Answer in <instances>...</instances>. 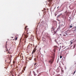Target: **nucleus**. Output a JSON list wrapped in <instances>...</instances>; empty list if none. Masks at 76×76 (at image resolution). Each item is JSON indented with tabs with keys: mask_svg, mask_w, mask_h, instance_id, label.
Returning a JSON list of instances; mask_svg holds the SVG:
<instances>
[{
	"mask_svg": "<svg viewBox=\"0 0 76 76\" xmlns=\"http://www.w3.org/2000/svg\"><path fill=\"white\" fill-rule=\"evenodd\" d=\"M5 61L6 62V60H5Z\"/></svg>",
	"mask_w": 76,
	"mask_h": 76,
	"instance_id": "f704fd0d",
	"label": "nucleus"
},
{
	"mask_svg": "<svg viewBox=\"0 0 76 76\" xmlns=\"http://www.w3.org/2000/svg\"><path fill=\"white\" fill-rule=\"evenodd\" d=\"M60 35L61 36V34H60Z\"/></svg>",
	"mask_w": 76,
	"mask_h": 76,
	"instance_id": "7c9ffc66",
	"label": "nucleus"
},
{
	"mask_svg": "<svg viewBox=\"0 0 76 76\" xmlns=\"http://www.w3.org/2000/svg\"><path fill=\"white\" fill-rule=\"evenodd\" d=\"M75 72H76V71H75L74 73V74H75Z\"/></svg>",
	"mask_w": 76,
	"mask_h": 76,
	"instance_id": "a878e982",
	"label": "nucleus"
},
{
	"mask_svg": "<svg viewBox=\"0 0 76 76\" xmlns=\"http://www.w3.org/2000/svg\"><path fill=\"white\" fill-rule=\"evenodd\" d=\"M73 43L72 42L71 43V44H72Z\"/></svg>",
	"mask_w": 76,
	"mask_h": 76,
	"instance_id": "cd10ccee",
	"label": "nucleus"
},
{
	"mask_svg": "<svg viewBox=\"0 0 76 76\" xmlns=\"http://www.w3.org/2000/svg\"><path fill=\"white\" fill-rule=\"evenodd\" d=\"M6 51H8L9 52V49H8V48H6Z\"/></svg>",
	"mask_w": 76,
	"mask_h": 76,
	"instance_id": "9b49d317",
	"label": "nucleus"
},
{
	"mask_svg": "<svg viewBox=\"0 0 76 76\" xmlns=\"http://www.w3.org/2000/svg\"><path fill=\"white\" fill-rule=\"evenodd\" d=\"M49 63H53V60H50L49 61Z\"/></svg>",
	"mask_w": 76,
	"mask_h": 76,
	"instance_id": "f8f14e48",
	"label": "nucleus"
},
{
	"mask_svg": "<svg viewBox=\"0 0 76 76\" xmlns=\"http://www.w3.org/2000/svg\"><path fill=\"white\" fill-rule=\"evenodd\" d=\"M71 30L73 31H76V26L73 27L71 29Z\"/></svg>",
	"mask_w": 76,
	"mask_h": 76,
	"instance_id": "39448f33",
	"label": "nucleus"
},
{
	"mask_svg": "<svg viewBox=\"0 0 76 76\" xmlns=\"http://www.w3.org/2000/svg\"><path fill=\"white\" fill-rule=\"evenodd\" d=\"M67 11L66 10V11H65V13H67Z\"/></svg>",
	"mask_w": 76,
	"mask_h": 76,
	"instance_id": "4be33fe9",
	"label": "nucleus"
},
{
	"mask_svg": "<svg viewBox=\"0 0 76 76\" xmlns=\"http://www.w3.org/2000/svg\"><path fill=\"white\" fill-rule=\"evenodd\" d=\"M28 26H26L25 27V31H26V32L27 33H28V30H29V28H28Z\"/></svg>",
	"mask_w": 76,
	"mask_h": 76,
	"instance_id": "7ed1b4c3",
	"label": "nucleus"
},
{
	"mask_svg": "<svg viewBox=\"0 0 76 76\" xmlns=\"http://www.w3.org/2000/svg\"><path fill=\"white\" fill-rule=\"evenodd\" d=\"M7 42L5 45L6 48H7Z\"/></svg>",
	"mask_w": 76,
	"mask_h": 76,
	"instance_id": "9d476101",
	"label": "nucleus"
},
{
	"mask_svg": "<svg viewBox=\"0 0 76 76\" xmlns=\"http://www.w3.org/2000/svg\"><path fill=\"white\" fill-rule=\"evenodd\" d=\"M32 47L31 45H28V46L27 48H30Z\"/></svg>",
	"mask_w": 76,
	"mask_h": 76,
	"instance_id": "6e6552de",
	"label": "nucleus"
},
{
	"mask_svg": "<svg viewBox=\"0 0 76 76\" xmlns=\"http://www.w3.org/2000/svg\"><path fill=\"white\" fill-rule=\"evenodd\" d=\"M33 74H34V75H37V74H35V72L34 71H33Z\"/></svg>",
	"mask_w": 76,
	"mask_h": 76,
	"instance_id": "ddd939ff",
	"label": "nucleus"
},
{
	"mask_svg": "<svg viewBox=\"0 0 76 76\" xmlns=\"http://www.w3.org/2000/svg\"><path fill=\"white\" fill-rule=\"evenodd\" d=\"M48 2L49 1L50 4H48L49 6H50V5H51V4L52 1H53V0H48Z\"/></svg>",
	"mask_w": 76,
	"mask_h": 76,
	"instance_id": "423d86ee",
	"label": "nucleus"
},
{
	"mask_svg": "<svg viewBox=\"0 0 76 76\" xmlns=\"http://www.w3.org/2000/svg\"><path fill=\"white\" fill-rule=\"evenodd\" d=\"M62 58V56H60V58Z\"/></svg>",
	"mask_w": 76,
	"mask_h": 76,
	"instance_id": "6ab92c4d",
	"label": "nucleus"
},
{
	"mask_svg": "<svg viewBox=\"0 0 76 76\" xmlns=\"http://www.w3.org/2000/svg\"><path fill=\"white\" fill-rule=\"evenodd\" d=\"M67 33L68 35H69L70 34V30H67V31H65Z\"/></svg>",
	"mask_w": 76,
	"mask_h": 76,
	"instance_id": "20e7f679",
	"label": "nucleus"
},
{
	"mask_svg": "<svg viewBox=\"0 0 76 76\" xmlns=\"http://www.w3.org/2000/svg\"><path fill=\"white\" fill-rule=\"evenodd\" d=\"M63 36L64 37H68V34L66 33V32H65L64 33Z\"/></svg>",
	"mask_w": 76,
	"mask_h": 76,
	"instance_id": "f03ea898",
	"label": "nucleus"
},
{
	"mask_svg": "<svg viewBox=\"0 0 76 76\" xmlns=\"http://www.w3.org/2000/svg\"><path fill=\"white\" fill-rule=\"evenodd\" d=\"M15 40H16L17 39H18V38L17 37H15Z\"/></svg>",
	"mask_w": 76,
	"mask_h": 76,
	"instance_id": "dca6fc26",
	"label": "nucleus"
},
{
	"mask_svg": "<svg viewBox=\"0 0 76 76\" xmlns=\"http://www.w3.org/2000/svg\"><path fill=\"white\" fill-rule=\"evenodd\" d=\"M13 38V37H12V38Z\"/></svg>",
	"mask_w": 76,
	"mask_h": 76,
	"instance_id": "e433bc0d",
	"label": "nucleus"
},
{
	"mask_svg": "<svg viewBox=\"0 0 76 76\" xmlns=\"http://www.w3.org/2000/svg\"><path fill=\"white\" fill-rule=\"evenodd\" d=\"M36 75H37V74L36 75H34V76H37Z\"/></svg>",
	"mask_w": 76,
	"mask_h": 76,
	"instance_id": "c85d7f7f",
	"label": "nucleus"
},
{
	"mask_svg": "<svg viewBox=\"0 0 76 76\" xmlns=\"http://www.w3.org/2000/svg\"><path fill=\"white\" fill-rule=\"evenodd\" d=\"M37 31H36V33H37Z\"/></svg>",
	"mask_w": 76,
	"mask_h": 76,
	"instance_id": "58836bf2",
	"label": "nucleus"
},
{
	"mask_svg": "<svg viewBox=\"0 0 76 76\" xmlns=\"http://www.w3.org/2000/svg\"><path fill=\"white\" fill-rule=\"evenodd\" d=\"M28 75H29V76H30L29 75V74Z\"/></svg>",
	"mask_w": 76,
	"mask_h": 76,
	"instance_id": "72a5a7b5",
	"label": "nucleus"
},
{
	"mask_svg": "<svg viewBox=\"0 0 76 76\" xmlns=\"http://www.w3.org/2000/svg\"><path fill=\"white\" fill-rule=\"evenodd\" d=\"M56 29V28H52L51 29V31L52 32V33H54V34H56V32H57V30H56L55 31V30Z\"/></svg>",
	"mask_w": 76,
	"mask_h": 76,
	"instance_id": "f257e3e1",
	"label": "nucleus"
},
{
	"mask_svg": "<svg viewBox=\"0 0 76 76\" xmlns=\"http://www.w3.org/2000/svg\"><path fill=\"white\" fill-rule=\"evenodd\" d=\"M36 48H37V46H36Z\"/></svg>",
	"mask_w": 76,
	"mask_h": 76,
	"instance_id": "c9c22d12",
	"label": "nucleus"
},
{
	"mask_svg": "<svg viewBox=\"0 0 76 76\" xmlns=\"http://www.w3.org/2000/svg\"><path fill=\"white\" fill-rule=\"evenodd\" d=\"M37 76H39V75H38Z\"/></svg>",
	"mask_w": 76,
	"mask_h": 76,
	"instance_id": "2f4dec72",
	"label": "nucleus"
},
{
	"mask_svg": "<svg viewBox=\"0 0 76 76\" xmlns=\"http://www.w3.org/2000/svg\"><path fill=\"white\" fill-rule=\"evenodd\" d=\"M9 60H10V61H11V60H10V59H9Z\"/></svg>",
	"mask_w": 76,
	"mask_h": 76,
	"instance_id": "393cba45",
	"label": "nucleus"
},
{
	"mask_svg": "<svg viewBox=\"0 0 76 76\" xmlns=\"http://www.w3.org/2000/svg\"><path fill=\"white\" fill-rule=\"evenodd\" d=\"M63 47H64V46H62V48H63Z\"/></svg>",
	"mask_w": 76,
	"mask_h": 76,
	"instance_id": "5701e85b",
	"label": "nucleus"
},
{
	"mask_svg": "<svg viewBox=\"0 0 76 76\" xmlns=\"http://www.w3.org/2000/svg\"><path fill=\"white\" fill-rule=\"evenodd\" d=\"M36 64H37V63H35L34 64V66H36Z\"/></svg>",
	"mask_w": 76,
	"mask_h": 76,
	"instance_id": "aec40b11",
	"label": "nucleus"
},
{
	"mask_svg": "<svg viewBox=\"0 0 76 76\" xmlns=\"http://www.w3.org/2000/svg\"><path fill=\"white\" fill-rule=\"evenodd\" d=\"M36 50H37V49H36V48H34L32 52V54H33L34 53H35V52L36 51Z\"/></svg>",
	"mask_w": 76,
	"mask_h": 76,
	"instance_id": "0eeeda50",
	"label": "nucleus"
},
{
	"mask_svg": "<svg viewBox=\"0 0 76 76\" xmlns=\"http://www.w3.org/2000/svg\"><path fill=\"white\" fill-rule=\"evenodd\" d=\"M37 72L38 73V69H37Z\"/></svg>",
	"mask_w": 76,
	"mask_h": 76,
	"instance_id": "b1692460",
	"label": "nucleus"
},
{
	"mask_svg": "<svg viewBox=\"0 0 76 76\" xmlns=\"http://www.w3.org/2000/svg\"><path fill=\"white\" fill-rule=\"evenodd\" d=\"M55 16H56V15H55Z\"/></svg>",
	"mask_w": 76,
	"mask_h": 76,
	"instance_id": "473e14b6",
	"label": "nucleus"
},
{
	"mask_svg": "<svg viewBox=\"0 0 76 76\" xmlns=\"http://www.w3.org/2000/svg\"><path fill=\"white\" fill-rule=\"evenodd\" d=\"M58 7H57L58 9Z\"/></svg>",
	"mask_w": 76,
	"mask_h": 76,
	"instance_id": "c756f323",
	"label": "nucleus"
},
{
	"mask_svg": "<svg viewBox=\"0 0 76 76\" xmlns=\"http://www.w3.org/2000/svg\"><path fill=\"white\" fill-rule=\"evenodd\" d=\"M40 50H41V48H40Z\"/></svg>",
	"mask_w": 76,
	"mask_h": 76,
	"instance_id": "ea45409f",
	"label": "nucleus"
},
{
	"mask_svg": "<svg viewBox=\"0 0 76 76\" xmlns=\"http://www.w3.org/2000/svg\"><path fill=\"white\" fill-rule=\"evenodd\" d=\"M76 44L74 46V48H75V46H76Z\"/></svg>",
	"mask_w": 76,
	"mask_h": 76,
	"instance_id": "a211bd4d",
	"label": "nucleus"
},
{
	"mask_svg": "<svg viewBox=\"0 0 76 76\" xmlns=\"http://www.w3.org/2000/svg\"><path fill=\"white\" fill-rule=\"evenodd\" d=\"M10 50V49H9V50Z\"/></svg>",
	"mask_w": 76,
	"mask_h": 76,
	"instance_id": "a19ab883",
	"label": "nucleus"
},
{
	"mask_svg": "<svg viewBox=\"0 0 76 76\" xmlns=\"http://www.w3.org/2000/svg\"><path fill=\"white\" fill-rule=\"evenodd\" d=\"M61 71H62V72H64V71H63V70L61 69Z\"/></svg>",
	"mask_w": 76,
	"mask_h": 76,
	"instance_id": "412c9836",
	"label": "nucleus"
},
{
	"mask_svg": "<svg viewBox=\"0 0 76 76\" xmlns=\"http://www.w3.org/2000/svg\"><path fill=\"white\" fill-rule=\"evenodd\" d=\"M34 60L35 61H36V60H37V58H35L34 59Z\"/></svg>",
	"mask_w": 76,
	"mask_h": 76,
	"instance_id": "f3484780",
	"label": "nucleus"
},
{
	"mask_svg": "<svg viewBox=\"0 0 76 76\" xmlns=\"http://www.w3.org/2000/svg\"><path fill=\"white\" fill-rule=\"evenodd\" d=\"M55 48H57V47L56 46H55Z\"/></svg>",
	"mask_w": 76,
	"mask_h": 76,
	"instance_id": "bb28decb",
	"label": "nucleus"
},
{
	"mask_svg": "<svg viewBox=\"0 0 76 76\" xmlns=\"http://www.w3.org/2000/svg\"><path fill=\"white\" fill-rule=\"evenodd\" d=\"M28 35H26V38H27V37H28Z\"/></svg>",
	"mask_w": 76,
	"mask_h": 76,
	"instance_id": "2eb2a0df",
	"label": "nucleus"
},
{
	"mask_svg": "<svg viewBox=\"0 0 76 76\" xmlns=\"http://www.w3.org/2000/svg\"><path fill=\"white\" fill-rule=\"evenodd\" d=\"M73 27V26H72V24H71L70 26H69V28H72Z\"/></svg>",
	"mask_w": 76,
	"mask_h": 76,
	"instance_id": "1a4fd4ad",
	"label": "nucleus"
},
{
	"mask_svg": "<svg viewBox=\"0 0 76 76\" xmlns=\"http://www.w3.org/2000/svg\"><path fill=\"white\" fill-rule=\"evenodd\" d=\"M55 25H57V22H55Z\"/></svg>",
	"mask_w": 76,
	"mask_h": 76,
	"instance_id": "4468645a",
	"label": "nucleus"
},
{
	"mask_svg": "<svg viewBox=\"0 0 76 76\" xmlns=\"http://www.w3.org/2000/svg\"><path fill=\"white\" fill-rule=\"evenodd\" d=\"M60 7H59V9H60Z\"/></svg>",
	"mask_w": 76,
	"mask_h": 76,
	"instance_id": "4c0bfd02",
	"label": "nucleus"
},
{
	"mask_svg": "<svg viewBox=\"0 0 76 76\" xmlns=\"http://www.w3.org/2000/svg\"><path fill=\"white\" fill-rule=\"evenodd\" d=\"M25 68H26V67H25Z\"/></svg>",
	"mask_w": 76,
	"mask_h": 76,
	"instance_id": "79ce46f5",
	"label": "nucleus"
}]
</instances>
